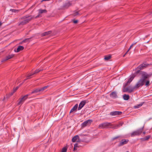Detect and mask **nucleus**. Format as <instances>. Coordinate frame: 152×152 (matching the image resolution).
<instances>
[{
  "label": "nucleus",
  "instance_id": "423d86ee",
  "mask_svg": "<svg viewBox=\"0 0 152 152\" xmlns=\"http://www.w3.org/2000/svg\"><path fill=\"white\" fill-rule=\"evenodd\" d=\"M29 95L28 94H27L23 96L22 98L20 99H19V102L18 103V105H20L22 104L24 101L28 98V97Z\"/></svg>",
  "mask_w": 152,
  "mask_h": 152
},
{
  "label": "nucleus",
  "instance_id": "a878e982",
  "mask_svg": "<svg viewBox=\"0 0 152 152\" xmlns=\"http://www.w3.org/2000/svg\"><path fill=\"white\" fill-rule=\"evenodd\" d=\"M71 4L70 3V2H67L64 5V7L65 8H67L70 6H71Z\"/></svg>",
  "mask_w": 152,
  "mask_h": 152
},
{
  "label": "nucleus",
  "instance_id": "393cba45",
  "mask_svg": "<svg viewBox=\"0 0 152 152\" xmlns=\"http://www.w3.org/2000/svg\"><path fill=\"white\" fill-rule=\"evenodd\" d=\"M39 12V14H42L43 13H46L47 12V11L45 10H41L40 9L38 10Z\"/></svg>",
  "mask_w": 152,
  "mask_h": 152
},
{
  "label": "nucleus",
  "instance_id": "a19ab883",
  "mask_svg": "<svg viewBox=\"0 0 152 152\" xmlns=\"http://www.w3.org/2000/svg\"><path fill=\"white\" fill-rule=\"evenodd\" d=\"M50 0H42V1H50Z\"/></svg>",
  "mask_w": 152,
  "mask_h": 152
},
{
  "label": "nucleus",
  "instance_id": "412c9836",
  "mask_svg": "<svg viewBox=\"0 0 152 152\" xmlns=\"http://www.w3.org/2000/svg\"><path fill=\"white\" fill-rule=\"evenodd\" d=\"M151 137V136L148 135L146 136L145 137L141 138L140 139L142 141H145L148 140Z\"/></svg>",
  "mask_w": 152,
  "mask_h": 152
},
{
  "label": "nucleus",
  "instance_id": "ddd939ff",
  "mask_svg": "<svg viewBox=\"0 0 152 152\" xmlns=\"http://www.w3.org/2000/svg\"><path fill=\"white\" fill-rule=\"evenodd\" d=\"M14 56V55L13 54H11L10 55H9L8 56H6L5 58H4L1 61V62H3L4 61H5L7 60H8L9 59H10L12 58Z\"/></svg>",
  "mask_w": 152,
  "mask_h": 152
},
{
  "label": "nucleus",
  "instance_id": "ea45409f",
  "mask_svg": "<svg viewBox=\"0 0 152 152\" xmlns=\"http://www.w3.org/2000/svg\"><path fill=\"white\" fill-rule=\"evenodd\" d=\"M77 150V148H75V146H74V149H73V151H75V150Z\"/></svg>",
  "mask_w": 152,
  "mask_h": 152
},
{
  "label": "nucleus",
  "instance_id": "9d476101",
  "mask_svg": "<svg viewBox=\"0 0 152 152\" xmlns=\"http://www.w3.org/2000/svg\"><path fill=\"white\" fill-rule=\"evenodd\" d=\"M92 121L91 120H88L85 121L82 124L83 127H85L87 125H89L92 122Z\"/></svg>",
  "mask_w": 152,
  "mask_h": 152
},
{
  "label": "nucleus",
  "instance_id": "de8ad7c7",
  "mask_svg": "<svg viewBox=\"0 0 152 152\" xmlns=\"http://www.w3.org/2000/svg\"><path fill=\"white\" fill-rule=\"evenodd\" d=\"M122 137V138H124V137Z\"/></svg>",
  "mask_w": 152,
  "mask_h": 152
},
{
  "label": "nucleus",
  "instance_id": "6e6552de",
  "mask_svg": "<svg viewBox=\"0 0 152 152\" xmlns=\"http://www.w3.org/2000/svg\"><path fill=\"white\" fill-rule=\"evenodd\" d=\"M135 77V75H132L130 78L128 80L126 83L124 84V87H125L127 86L133 80L134 77Z\"/></svg>",
  "mask_w": 152,
  "mask_h": 152
},
{
  "label": "nucleus",
  "instance_id": "c9c22d12",
  "mask_svg": "<svg viewBox=\"0 0 152 152\" xmlns=\"http://www.w3.org/2000/svg\"><path fill=\"white\" fill-rule=\"evenodd\" d=\"M40 14H39L37 16H36L35 17V18H39V17H41V16L40 15Z\"/></svg>",
  "mask_w": 152,
  "mask_h": 152
},
{
  "label": "nucleus",
  "instance_id": "aec40b11",
  "mask_svg": "<svg viewBox=\"0 0 152 152\" xmlns=\"http://www.w3.org/2000/svg\"><path fill=\"white\" fill-rule=\"evenodd\" d=\"M41 90L40 89V88H39V89H37L34 91H33L31 93H30L28 94V95H30L31 94H32L34 93H37L38 92H39L40 91H41Z\"/></svg>",
  "mask_w": 152,
  "mask_h": 152
},
{
  "label": "nucleus",
  "instance_id": "b1692460",
  "mask_svg": "<svg viewBox=\"0 0 152 152\" xmlns=\"http://www.w3.org/2000/svg\"><path fill=\"white\" fill-rule=\"evenodd\" d=\"M123 98L124 100H127L129 99V96L128 95L124 94L123 96Z\"/></svg>",
  "mask_w": 152,
  "mask_h": 152
},
{
  "label": "nucleus",
  "instance_id": "4be33fe9",
  "mask_svg": "<svg viewBox=\"0 0 152 152\" xmlns=\"http://www.w3.org/2000/svg\"><path fill=\"white\" fill-rule=\"evenodd\" d=\"M144 103V102H142L140 104H137L134 106V108H138L141 107Z\"/></svg>",
  "mask_w": 152,
  "mask_h": 152
},
{
  "label": "nucleus",
  "instance_id": "37998d69",
  "mask_svg": "<svg viewBox=\"0 0 152 152\" xmlns=\"http://www.w3.org/2000/svg\"><path fill=\"white\" fill-rule=\"evenodd\" d=\"M28 40V39H25V40H24V42H26V40Z\"/></svg>",
  "mask_w": 152,
  "mask_h": 152
},
{
  "label": "nucleus",
  "instance_id": "f3484780",
  "mask_svg": "<svg viewBox=\"0 0 152 152\" xmlns=\"http://www.w3.org/2000/svg\"><path fill=\"white\" fill-rule=\"evenodd\" d=\"M122 124L123 123H120L118 124H116L113 126L112 125V126H111V127H110V128L115 129H117L120 127V126H122Z\"/></svg>",
  "mask_w": 152,
  "mask_h": 152
},
{
  "label": "nucleus",
  "instance_id": "8fccbe9b",
  "mask_svg": "<svg viewBox=\"0 0 152 152\" xmlns=\"http://www.w3.org/2000/svg\"><path fill=\"white\" fill-rule=\"evenodd\" d=\"M126 152H129V151H126Z\"/></svg>",
  "mask_w": 152,
  "mask_h": 152
},
{
  "label": "nucleus",
  "instance_id": "7c9ffc66",
  "mask_svg": "<svg viewBox=\"0 0 152 152\" xmlns=\"http://www.w3.org/2000/svg\"><path fill=\"white\" fill-rule=\"evenodd\" d=\"M48 87V86H44L42 88H40L41 91H43L45 89L47 88Z\"/></svg>",
  "mask_w": 152,
  "mask_h": 152
},
{
  "label": "nucleus",
  "instance_id": "9b49d317",
  "mask_svg": "<svg viewBox=\"0 0 152 152\" xmlns=\"http://www.w3.org/2000/svg\"><path fill=\"white\" fill-rule=\"evenodd\" d=\"M122 112L119 111H114L110 113V115L112 116H115L120 115L122 113Z\"/></svg>",
  "mask_w": 152,
  "mask_h": 152
},
{
  "label": "nucleus",
  "instance_id": "2eb2a0df",
  "mask_svg": "<svg viewBox=\"0 0 152 152\" xmlns=\"http://www.w3.org/2000/svg\"><path fill=\"white\" fill-rule=\"evenodd\" d=\"M147 65H148L146 63H143L139 66L137 68L140 69V70H141L146 67Z\"/></svg>",
  "mask_w": 152,
  "mask_h": 152
},
{
  "label": "nucleus",
  "instance_id": "f8f14e48",
  "mask_svg": "<svg viewBox=\"0 0 152 152\" xmlns=\"http://www.w3.org/2000/svg\"><path fill=\"white\" fill-rule=\"evenodd\" d=\"M72 141L73 142H80V140L79 139V137L78 135H77L75 136L72 139Z\"/></svg>",
  "mask_w": 152,
  "mask_h": 152
},
{
  "label": "nucleus",
  "instance_id": "e433bc0d",
  "mask_svg": "<svg viewBox=\"0 0 152 152\" xmlns=\"http://www.w3.org/2000/svg\"><path fill=\"white\" fill-rule=\"evenodd\" d=\"M19 88V86L17 87L14 90V92H15Z\"/></svg>",
  "mask_w": 152,
  "mask_h": 152
},
{
  "label": "nucleus",
  "instance_id": "4c0bfd02",
  "mask_svg": "<svg viewBox=\"0 0 152 152\" xmlns=\"http://www.w3.org/2000/svg\"><path fill=\"white\" fill-rule=\"evenodd\" d=\"M74 146H75V148H76L77 147H78L77 143H75L74 145Z\"/></svg>",
  "mask_w": 152,
  "mask_h": 152
},
{
  "label": "nucleus",
  "instance_id": "f257e3e1",
  "mask_svg": "<svg viewBox=\"0 0 152 152\" xmlns=\"http://www.w3.org/2000/svg\"><path fill=\"white\" fill-rule=\"evenodd\" d=\"M142 78L137 82V85H140L141 86H143L146 80L150 76L145 72H143L141 73Z\"/></svg>",
  "mask_w": 152,
  "mask_h": 152
},
{
  "label": "nucleus",
  "instance_id": "a211bd4d",
  "mask_svg": "<svg viewBox=\"0 0 152 152\" xmlns=\"http://www.w3.org/2000/svg\"><path fill=\"white\" fill-rule=\"evenodd\" d=\"M24 49V47L21 46H19L17 48V50H15V51L16 52H18L20 51L23 50Z\"/></svg>",
  "mask_w": 152,
  "mask_h": 152
},
{
  "label": "nucleus",
  "instance_id": "79ce46f5",
  "mask_svg": "<svg viewBox=\"0 0 152 152\" xmlns=\"http://www.w3.org/2000/svg\"><path fill=\"white\" fill-rule=\"evenodd\" d=\"M143 134L144 135H145L146 134V132H143Z\"/></svg>",
  "mask_w": 152,
  "mask_h": 152
},
{
  "label": "nucleus",
  "instance_id": "0eeeda50",
  "mask_svg": "<svg viewBox=\"0 0 152 152\" xmlns=\"http://www.w3.org/2000/svg\"><path fill=\"white\" fill-rule=\"evenodd\" d=\"M88 101L87 100H84L82 101L80 103L79 107L78 108V110H80L88 102Z\"/></svg>",
  "mask_w": 152,
  "mask_h": 152
},
{
  "label": "nucleus",
  "instance_id": "5701e85b",
  "mask_svg": "<svg viewBox=\"0 0 152 152\" xmlns=\"http://www.w3.org/2000/svg\"><path fill=\"white\" fill-rule=\"evenodd\" d=\"M51 32H52L51 31H48L46 32L43 33L42 34V36H46V35H48L49 34H51Z\"/></svg>",
  "mask_w": 152,
  "mask_h": 152
},
{
  "label": "nucleus",
  "instance_id": "20e7f679",
  "mask_svg": "<svg viewBox=\"0 0 152 152\" xmlns=\"http://www.w3.org/2000/svg\"><path fill=\"white\" fill-rule=\"evenodd\" d=\"M112 126V124L111 123L105 122L99 124V128L100 129H103L107 128Z\"/></svg>",
  "mask_w": 152,
  "mask_h": 152
},
{
  "label": "nucleus",
  "instance_id": "dca6fc26",
  "mask_svg": "<svg viewBox=\"0 0 152 152\" xmlns=\"http://www.w3.org/2000/svg\"><path fill=\"white\" fill-rule=\"evenodd\" d=\"M42 70V69H36L35 71V72L33 73H31V74L30 75H28L27 77V78L26 79H28L29 78H30V77L32 75H33L35 74H36V73H38V72H39L40 71H41Z\"/></svg>",
  "mask_w": 152,
  "mask_h": 152
},
{
  "label": "nucleus",
  "instance_id": "1a4fd4ad",
  "mask_svg": "<svg viewBox=\"0 0 152 152\" xmlns=\"http://www.w3.org/2000/svg\"><path fill=\"white\" fill-rule=\"evenodd\" d=\"M129 141V140L128 139H122L118 145L119 146H122L127 144Z\"/></svg>",
  "mask_w": 152,
  "mask_h": 152
},
{
  "label": "nucleus",
  "instance_id": "09e8293b",
  "mask_svg": "<svg viewBox=\"0 0 152 152\" xmlns=\"http://www.w3.org/2000/svg\"><path fill=\"white\" fill-rule=\"evenodd\" d=\"M26 80V79L25 80H24V81H25V80Z\"/></svg>",
  "mask_w": 152,
  "mask_h": 152
},
{
  "label": "nucleus",
  "instance_id": "c03bdc74",
  "mask_svg": "<svg viewBox=\"0 0 152 152\" xmlns=\"http://www.w3.org/2000/svg\"><path fill=\"white\" fill-rule=\"evenodd\" d=\"M14 91L13 92V93H12L11 94V95H10V96H11L13 94V93H14Z\"/></svg>",
  "mask_w": 152,
  "mask_h": 152
},
{
  "label": "nucleus",
  "instance_id": "72a5a7b5",
  "mask_svg": "<svg viewBox=\"0 0 152 152\" xmlns=\"http://www.w3.org/2000/svg\"><path fill=\"white\" fill-rule=\"evenodd\" d=\"M120 137V136H116V137H114L113 138H112V140H113L116 139H117L119 137Z\"/></svg>",
  "mask_w": 152,
  "mask_h": 152
},
{
  "label": "nucleus",
  "instance_id": "f704fd0d",
  "mask_svg": "<svg viewBox=\"0 0 152 152\" xmlns=\"http://www.w3.org/2000/svg\"><path fill=\"white\" fill-rule=\"evenodd\" d=\"M79 14V13L78 12H75L74 14V16H76V15H78Z\"/></svg>",
  "mask_w": 152,
  "mask_h": 152
},
{
  "label": "nucleus",
  "instance_id": "473e14b6",
  "mask_svg": "<svg viewBox=\"0 0 152 152\" xmlns=\"http://www.w3.org/2000/svg\"><path fill=\"white\" fill-rule=\"evenodd\" d=\"M133 44H132L130 46V47H129V48L128 50H127V52H126V54L124 56H125V55L130 50L131 48H132V47L133 46Z\"/></svg>",
  "mask_w": 152,
  "mask_h": 152
},
{
  "label": "nucleus",
  "instance_id": "6ab92c4d",
  "mask_svg": "<svg viewBox=\"0 0 152 152\" xmlns=\"http://www.w3.org/2000/svg\"><path fill=\"white\" fill-rule=\"evenodd\" d=\"M78 104H76L75 105L74 107H72V108L71 109L70 112V113H71L73 112L74 111H75L77 109L78 107Z\"/></svg>",
  "mask_w": 152,
  "mask_h": 152
},
{
  "label": "nucleus",
  "instance_id": "c756f323",
  "mask_svg": "<svg viewBox=\"0 0 152 152\" xmlns=\"http://www.w3.org/2000/svg\"><path fill=\"white\" fill-rule=\"evenodd\" d=\"M150 82L149 80H147L145 83V85L146 86H148L149 85Z\"/></svg>",
  "mask_w": 152,
  "mask_h": 152
},
{
  "label": "nucleus",
  "instance_id": "bb28decb",
  "mask_svg": "<svg viewBox=\"0 0 152 152\" xmlns=\"http://www.w3.org/2000/svg\"><path fill=\"white\" fill-rule=\"evenodd\" d=\"M111 58V56L110 55H107V56H106L104 58V59L106 61H108L109 59H110Z\"/></svg>",
  "mask_w": 152,
  "mask_h": 152
},
{
  "label": "nucleus",
  "instance_id": "f03ea898",
  "mask_svg": "<svg viewBox=\"0 0 152 152\" xmlns=\"http://www.w3.org/2000/svg\"><path fill=\"white\" fill-rule=\"evenodd\" d=\"M34 18V16L32 15H26L21 18V19L23 20L22 21L19 23V25H24L30 22L32 19Z\"/></svg>",
  "mask_w": 152,
  "mask_h": 152
},
{
  "label": "nucleus",
  "instance_id": "2f4dec72",
  "mask_svg": "<svg viewBox=\"0 0 152 152\" xmlns=\"http://www.w3.org/2000/svg\"><path fill=\"white\" fill-rule=\"evenodd\" d=\"M123 92H126V91L128 92V88H127V87L126 88H124L123 89Z\"/></svg>",
  "mask_w": 152,
  "mask_h": 152
},
{
  "label": "nucleus",
  "instance_id": "58836bf2",
  "mask_svg": "<svg viewBox=\"0 0 152 152\" xmlns=\"http://www.w3.org/2000/svg\"><path fill=\"white\" fill-rule=\"evenodd\" d=\"M77 22H78V20H74L73 21V23H77Z\"/></svg>",
  "mask_w": 152,
  "mask_h": 152
},
{
  "label": "nucleus",
  "instance_id": "4468645a",
  "mask_svg": "<svg viewBox=\"0 0 152 152\" xmlns=\"http://www.w3.org/2000/svg\"><path fill=\"white\" fill-rule=\"evenodd\" d=\"M110 96L113 98H116L117 97V93L115 91L113 92L110 94Z\"/></svg>",
  "mask_w": 152,
  "mask_h": 152
},
{
  "label": "nucleus",
  "instance_id": "39448f33",
  "mask_svg": "<svg viewBox=\"0 0 152 152\" xmlns=\"http://www.w3.org/2000/svg\"><path fill=\"white\" fill-rule=\"evenodd\" d=\"M137 83L135 85L134 87H132L131 86H129L127 87L128 88V92L129 93H131L135 89H137L141 86L140 85H137Z\"/></svg>",
  "mask_w": 152,
  "mask_h": 152
},
{
  "label": "nucleus",
  "instance_id": "cd10ccee",
  "mask_svg": "<svg viewBox=\"0 0 152 152\" xmlns=\"http://www.w3.org/2000/svg\"><path fill=\"white\" fill-rule=\"evenodd\" d=\"M10 11H11L12 12L15 13V12H19V10H15V9H11L10 10Z\"/></svg>",
  "mask_w": 152,
  "mask_h": 152
},
{
  "label": "nucleus",
  "instance_id": "7ed1b4c3",
  "mask_svg": "<svg viewBox=\"0 0 152 152\" xmlns=\"http://www.w3.org/2000/svg\"><path fill=\"white\" fill-rule=\"evenodd\" d=\"M144 127V126H143L142 128L133 132L130 134L131 137H133L136 136H139L142 133L143 129Z\"/></svg>",
  "mask_w": 152,
  "mask_h": 152
},
{
  "label": "nucleus",
  "instance_id": "49530a36",
  "mask_svg": "<svg viewBox=\"0 0 152 152\" xmlns=\"http://www.w3.org/2000/svg\"><path fill=\"white\" fill-rule=\"evenodd\" d=\"M1 22H0V26L1 25Z\"/></svg>",
  "mask_w": 152,
  "mask_h": 152
},
{
  "label": "nucleus",
  "instance_id": "a18cd8bd",
  "mask_svg": "<svg viewBox=\"0 0 152 152\" xmlns=\"http://www.w3.org/2000/svg\"><path fill=\"white\" fill-rule=\"evenodd\" d=\"M136 43H137V42H134V43H133L132 44H133V45H134Z\"/></svg>",
  "mask_w": 152,
  "mask_h": 152
},
{
  "label": "nucleus",
  "instance_id": "c85d7f7f",
  "mask_svg": "<svg viewBox=\"0 0 152 152\" xmlns=\"http://www.w3.org/2000/svg\"><path fill=\"white\" fill-rule=\"evenodd\" d=\"M67 148L66 147H64L62 149L61 152H66Z\"/></svg>",
  "mask_w": 152,
  "mask_h": 152
}]
</instances>
